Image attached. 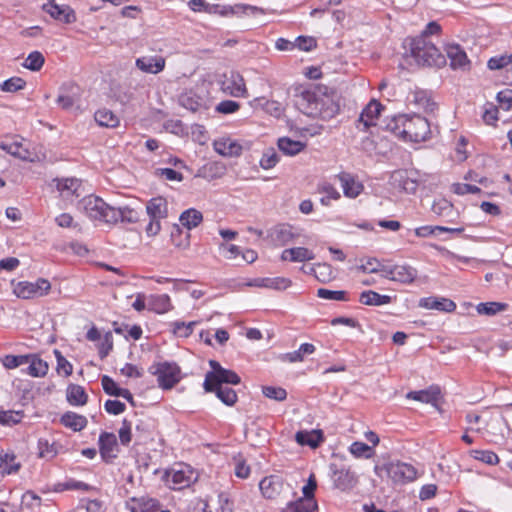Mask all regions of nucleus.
I'll return each mask as SVG.
<instances>
[{
  "label": "nucleus",
  "instance_id": "obj_1",
  "mask_svg": "<svg viewBox=\"0 0 512 512\" xmlns=\"http://www.w3.org/2000/svg\"><path fill=\"white\" fill-rule=\"evenodd\" d=\"M326 90L320 86L297 87L294 94L296 108L312 118L331 119L339 107Z\"/></svg>",
  "mask_w": 512,
  "mask_h": 512
},
{
  "label": "nucleus",
  "instance_id": "obj_2",
  "mask_svg": "<svg viewBox=\"0 0 512 512\" xmlns=\"http://www.w3.org/2000/svg\"><path fill=\"white\" fill-rule=\"evenodd\" d=\"M78 208L85 215L94 221H99L107 225H115L118 222L135 223L139 220V213L128 207H114L106 203L102 198L89 195L84 197Z\"/></svg>",
  "mask_w": 512,
  "mask_h": 512
},
{
  "label": "nucleus",
  "instance_id": "obj_3",
  "mask_svg": "<svg viewBox=\"0 0 512 512\" xmlns=\"http://www.w3.org/2000/svg\"><path fill=\"white\" fill-rule=\"evenodd\" d=\"M380 128L410 142H424L431 137L428 120L418 114L397 115L383 121Z\"/></svg>",
  "mask_w": 512,
  "mask_h": 512
},
{
  "label": "nucleus",
  "instance_id": "obj_4",
  "mask_svg": "<svg viewBox=\"0 0 512 512\" xmlns=\"http://www.w3.org/2000/svg\"><path fill=\"white\" fill-rule=\"evenodd\" d=\"M410 56L418 65L441 67L446 63V57L434 43L424 36H418L410 41Z\"/></svg>",
  "mask_w": 512,
  "mask_h": 512
},
{
  "label": "nucleus",
  "instance_id": "obj_5",
  "mask_svg": "<svg viewBox=\"0 0 512 512\" xmlns=\"http://www.w3.org/2000/svg\"><path fill=\"white\" fill-rule=\"evenodd\" d=\"M374 472L377 476L383 478L386 475L395 484H404L414 481L417 477V470L408 463L390 462L386 464H376Z\"/></svg>",
  "mask_w": 512,
  "mask_h": 512
},
{
  "label": "nucleus",
  "instance_id": "obj_6",
  "mask_svg": "<svg viewBox=\"0 0 512 512\" xmlns=\"http://www.w3.org/2000/svg\"><path fill=\"white\" fill-rule=\"evenodd\" d=\"M148 371L157 377L159 387L164 390L173 388L181 380V369L174 362L153 363Z\"/></svg>",
  "mask_w": 512,
  "mask_h": 512
},
{
  "label": "nucleus",
  "instance_id": "obj_7",
  "mask_svg": "<svg viewBox=\"0 0 512 512\" xmlns=\"http://www.w3.org/2000/svg\"><path fill=\"white\" fill-rule=\"evenodd\" d=\"M211 371L205 375L204 390H211L213 386L237 385L241 382L238 374L232 370L223 368L216 360H210Z\"/></svg>",
  "mask_w": 512,
  "mask_h": 512
},
{
  "label": "nucleus",
  "instance_id": "obj_8",
  "mask_svg": "<svg viewBox=\"0 0 512 512\" xmlns=\"http://www.w3.org/2000/svg\"><path fill=\"white\" fill-rule=\"evenodd\" d=\"M329 468L335 489L342 492H349L357 486L359 482L358 475L350 467L332 463Z\"/></svg>",
  "mask_w": 512,
  "mask_h": 512
},
{
  "label": "nucleus",
  "instance_id": "obj_9",
  "mask_svg": "<svg viewBox=\"0 0 512 512\" xmlns=\"http://www.w3.org/2000/svg\"><path fill=\"white\" fill-rule=\"evenodd\" d=\"M12 284L14 294L21 299L42 297L47 295L51 290V284L45 278H38L36 282L19 281Z\"/></svg>",
  "mask_w": 512,
  "mask_h": 512
},
{
  "label": "nucleus",
  "instance_id": "obj_10",
  "mask_svg": "<svg viewBox=\"0 0 512 512\" xmlns=\"http://www.w3.org/2000/svg\"><path fill=\"white\" fill-rule=\"evenodd\" d=\"M198 474L189 465L179 464L167 472V481L173 489H183L197 480Z\"/></svg>",
  "mask_w": 512,
  "mask_h": 512
},
{
  "label": "nucleus",
  "instance_id": "obj_11",
  "mask_svg": "<svg viewBox=\"0 0 512 512\" xmlns=\"http://www.w3.org/2000/svg\"><path fill=\"white\" fill-rule=\"evenodd\" d=\"M383 106L380 102L373 99L366 107L362 110L359 118L356 121V128L359 131L366 132L370 127L376 126V120L378 119Z\"/></svg>",
  "mask_w": 512,
  "mask_h": 512
},
{
  "label": "nucleus",
  "instance_id": "obj_12",
  "mask_svg": "<svg viewBox=\"0 0 512 512\" xmlns=\"http://www.w3.org/2000/svg\"><path fill=\"white\" fill-rule=\"evenodd\" d=\"M221 90L233 97H247L245 80L235 71L224 75V79L221 81Z\"/></svg>",
  "mask_w": 512,
  "mask_h": 512
},
{
  "label": "nucleus",
  "instance_id": "obj_13",
  "mask_svg": "<svg viewBox=\"0 0 512 512\" xmlns=\"http://www.w3.org/2000/svg\"><path fill=\"white\" fill-rule=\"evenodd\" d=\"M42 9L53 19L64 24H71L76 21L74 10L68 5H58L55 0H49L43 4Z\"/></svg>",
  "mask_w": 512,
  "mask_h": 512
},
{
  "label": "nucleus",
  "instance_id": "obj_14",
  "mask_svg": "<svg viewBox=\"0 0 512 512\" xmlns=\"http://www.w3.org/2000/svg\"><path fill=\"white\" fill-rule=\"evenodd\" d=\"M99 451L105 462H110L117 457L118 442L116 435L109 432H102L98 440Z\"/></svg>",
  "mask_w": 512,
  "mask_h": 512
},
{
  "label": "nucleus",
  "instance_id": "obj_15",
  "mask_svg": "<svg viewBox=\"0 0 512 512\" xmlns=\"http://www.w3.org/2000/svg\"><path fill=\"white\" fill-rule=\"evenodd\" d=\"M80 88L74 83H65L59 89L57 103L63 109H70L79 100Z\"/></svg>",
  "mask_w": 512,
  "mask_h": 512
},
{
  "label": "nucleus",
  "instance_id": "obj_16",
  "mask_svg": "<svg viewBox=\"0 0 512 512\" xmlns=\"http://www.w3.org/2000/svg\"><path fill=\"white\" fill-rule=\"evenodd\" d=\"M128 506L131 512H170L163 509L158 500L150 497L132 498Z\"/></svg>",
  "mask_w": 512,
  "mask_h": 512
},
{
  "label": "nucleus",
  "instance_id": "obj_17",
  "mask_svg": "<svg viewBox=\"0 0 512 512\" xmlns=\"http://www.w3.org/2000/svg\"><path fill=\"white\" fill-rule=\"evenodd\" d=\"M0 149L7 152L8 154L27 160L29 158V151L28 149L24 148L22 143L18 141L17 136L13 137H2L0 138Z\"/></svg>",
  "mask_w": 512,
  "mask_h": 512
},
{
  "label": "nucleus",
  "instance_id": "obj_18",
  "mask_svg": "<svg viewBox=\"0 0 512 512\" xmlns=\"http://www.w3.org/2000/svg\"><path fill=\"white\" fill-rule=\"evenodd\" d=\"M336 178L341 184L344 195L348 198H356L363 191V184L357 181L350 173L342 172Z\"/></svg>",
  "mask_w": 512,
  "mask_h": 512
},
{
  "label": "nucleus",
  "instance_id": "obj_19",
  "mask_svg": "<svg viewBox=\"0 0 512 512\" xmlns=\"http://www.w3.org/2000/svg\"><path fill=\"white\" fill-rule=\"evenodd\" d=\"M262 495L267 499H275L282 491L283 483L278 476H268L259 483Z\"/></svg>",
  "mask_w": 512,
  "mask_h": 512
},
{
  "label": "nucleus",
  "instance_id": "obj_20",
  "mask_svg": "<svg viewBox=\"0 0 512 512\" xmlns=\"http://www.w3.org/2000/svg\"><path fill=\"white\" fill-rule=\"evenodd\" d=\"M162 56H144L136 60V67L145 73L157 74L165 68Z\"/></svg>",
  "mask_w": 512,
  "mask_h": 512
},
{
  "label": "nucleus",
  "instance_id": "obj_21",
  "mask_svg": "<svg viewBox=\"0 0 512 512\" xmlns=\"http://www.w3.org/2000/svg\"><path fill=\"white\" fill-rule=\"evenodd\" d=\"M440 397V388L438 386H430L428 389L419 391H410L406 394L407 399H412L422 403L437 405Z\"/></svg>",
  "mask_w": 512,
  "mask_h": 512
},
{
  "label": "nucleus",
  "instance_id": "obj_22",
  "mask_svg": "<svg viewBox=\"0 0 512 512\" xmlns=\"http://www.w3.org/2000/svg\"><path fill=\"white\" fill-rule=\"evenodd\" d=\"M213 146L215 151L222 156L234 157L242 153V146L231 138L217 139Z\"/></svg>",
  "mask_w": 512,
  "mask_h": 512
},
{
  "label": "nucleus",
  "instance_id": "obj_23",
  "mask_svg": "<svg viewBox=\"0 0 512 512\" xmlns=\"http://www.w3.org/2000/svg\"><path fill=\"white\" fill-rule=\"evenodd\" d=\"M447 57L450 60V66L453 69H465L469 66V60L465 51L458 44L448 45L446 48Z\"/></svg>",
  "mask_w": 512,
  "mask_h": 512
},
{
  "label": "nucleus",
  "instance_id": "obj_24",
  "mask_svg": "<svg viewBox=\"0 0 512 512\" xmlns=\"http://www.w3.org/2000/svg\"><path fill=\"white\" fill-rule=\"evenodd\" d=\"M419 306L425 309H434L444 312H452L456 309V304L447 298L427 297L422 298Z\"/></svg>",
  "mask_w": 512,
  "mask_h": 512
},
{
  "label": "nucleus",
  "instance_id": "obj_25",
  "mask_svg": "<svg viewBox=\"0 0 512 512\" xmlns=\"http://www.w3.org/2000/svg\"><path fill=\"white\" fill-rule=\"evenodd\" d=\"M315 258V254L305 247L285 249L281 253V260L291 262H305Z\"/></svg>",
  "mask_w": 512,
  "mask_h": 512
},
{
  "label": "nucleus",
  "instance_id": "obj_26",
  "mask_svg": "<svg viewBox=\"0 0 512 512\" xmlns=\"http://www.w3.org/2000/svg\"><path fill=\"white\" fill-rule=\"evenodd\" d=\"M56 183L57 190L65 197L79 196V189L81 181L77 178H56L53 180Z\"/></svg>",
  "mask_w": 512,
  "mask_h": 512
},
{
  "label": "nucleus",
  "instance_id": "obj_27",
  "mask_svg": "<svg viewBox=\"0 0 512 512\" xmlns=\"http://www.w3.org/2000/svg\"><path fill=\"white\" fill-rule=\"evenodd\" d=\"M149 218L164 219L167 217V202L162 197L152 198L146 205Z\"/></svg>",
  "mask_w": 512,
  "mask_h": 512
},
{
  "label": "nucleus",
  "instance_id": "obj_28",
  "mask_svg": "<svg viewBox=\"0 0 512 512\" xmlns=\"http://www.w3.org/2000/svg\"><path fill=\"white\" fill-rule=\"evenodd\" d=\"M60 422L65 427L70 428L75 432L83 430L88 423L85 416L72 411L64 413L60 418Z\"/></svg>",
  "mask_w": 512,
  "mask_h": 512
},
{
  "label": "nucleus",
  "instance_id": "obj_29",
  "mask_svg": "<svg viewBox=\"0 0 512 512\" xmlns=\"http://www.w3.org/2000/svg\"><path fill=\"white\" fill-rule=\"evenodd\" d=\"M393 184L407 193H415L418 187V182L410 178L406 171H395L391 175Z\"/></svg>",
  "mask_w": 512,
  "mask_h": 512
},
{
  "label": "nucleus",
  "instance_id": "obj_30",
  "mask_svg": "<svg viewBox=\"0 0 512 512\" xmlns=\"http://www.w3.org/2000/svg\"><path fill=\"white\" fill-rule=\"evenodd\" d=\"M389 295H381L373 290L363 291L359 296V302L368 306H382L392 302Z\"/></svg>",
  "mask_w": 512,
  "mask_h": 512
},
{
  "label": "nucleus",
  "instance_id": "obj_31",
  "mask_svg": "<svg viewBox=\"0 0 512 512\" xmlns=\"http://www.w3.org/2000/svg\"><path fill=\"white\" fill-rule=\"evenodd\" d=\"M295 439L300 445H307L311 448L318 447L324 440L323 433L320 430L299 431L296 433Z\"/></svg>",
  "mask_w": 512,
  "mask_h": 512
},
{
  "label": "nucleus",
  "instance_id": "obj_32",
  "mask_svg": "<svg viewBox=\"0 0 512 512\" xmlns=\"http://www.w3.org/2000/svg\"><path fill=\"white\" fill-rule=\"evenodd\" d=\"M66 398L70 405L83 406L87 403L88 395L82 386L70 384L66 390Z\"/></svg>",
  "mask_w": 512,
  "mask_h": 512
},
{
  "label": "nucleus",
  "instance_id": "obj_33",
  "mask_svg": "<svg viewBox=\"0 0 512 512\" xmlns=\"http://www.w3.org/2000/svg\"><path fill=\"white\" fill-rule=\"evenodd\" d=\"M148 308L158 314L166 313L172 309L170 297L167 294L151 295Z\"/></svg>",
  "mask_w": 512,
  "mask_h": 512
},
{
  "label": "nucleus",
  "instance_id": "obj_34",
  "mask_svg": "<svg viewBox=\"0 0 512 512\" xmlns=\"http://www.w3.org/2000/svg\"><path fill=\"white\" fill-rule=\"evenodd\" d=\"M317 509L316 500L299 498L296 501L289 502L281 512H316Z\"/></svg>",
  "mask_w": 512,
  "mask_h": 512
},
{
  "label": "nucleus",
  "instance_id": "obj_35",
  "mask_svg": "<svg viewBox=\"0 0 512 512\" xmlns=\"http://www.w3.org/2000/svg\"><path fill=\"white\" fill-rule=\"evenodd\" d=\"M291 283V280H289L288 278L274 277L255 279L252 285L257 287L271 288L275 290H283L290 287Z\"/></svg>",
  "mask_w": 512,
  "mask_h": 512
},
{
  "label": "nucleus",
  "instance_id": "obj_36",
  "mask_svg": "<svg viewBox=\"0 0 512 512\" xmlns=\"http://www.w3.org/2000/svg\"><path fill=\"white\" fill-rule=\"evenodd\" d=\"M95 121L101 127L115 128L119 125V118L109 109L102 108L95 112Z\"/></svg>",
  "mask_w": 512,
  "mask_h": 512
},
{
  "label": "nucleus",
  "instance_id": "obj_37",
  "mask_svg": "<svg viewBox=\"0 0 512 512\" xmlns=\"http://www.w3.org/2000/svg\"><path fill=\"white\" fill-rule=\"evenodd\" d=\"M205 391L214 392L217 398L227 406L235 405L238 400L236 391L228 386H213L211 390Z\"/></svg>",
  "mask_w": 512,
  "mask_h": 512
},
{
  "label": "nucleus",
  "instance_id": "obj_38",
  "mask_svg": "<svg viewBox=\"0 0 512 512\" xmlns=\"http://www.w3.org/2000/svg\"><path fill=\"white\" fill-rule=\"evenodd\" d=\"M202 220V213L194 208L183 211L179 217L181 225L187 228L188 231L197 227Z\"/></svg>",
  "mask_w": 512,
  "mask_h": 512
},
{
  "label": "nucleus",
  "instance_id": "obj_39",
  "mask_svg": "<svg viewBox=\"0 0 512 512\" xmlns=\"http://www.w3.org/2000/svg\"><path fill=\"white\" fill-rule=\"evenodd\" d=\"M394 281L409 284L417 276V270L409 265H394Z\"/></svg>",
  "mask_w": 512,
  "mask_h": 512
},
{
  "label": "nucleus",
  "instance_id": "obj_40",
  "mask_svg": "<svg viewBox=\"0 0 512 512\" xmlns=\"http://www.w3.org/2000/svg\"><path fill=\"white\" fill-rule=\"evenodd\" d=\"M273 240L281 246L291 242L294 238L292 227L287 224L278 225L272 232Z\"/></svg>",
  "mask_w": 512,
  "mask_h": 512
},
{
  "label": "nucleus",
  "instance_id": "obj_41",
  "mask_svg": "<svg viewBox=\"0 0 512 512\" xmlns=\"http://www.w3.org/2000/svg\"><path fill=\"white\" fill-rule=\"evenodd\" d=\"M190 233L184 232L179 225H174L171 231V241L179 249L185 250L190 246Z\"/></svg>",
  "mask_w": 512,
  "mask_h": 512
},
{
  "label": "nucleus",
  "instance_id": "obj_42",
  "mask_svg": "<svg viewBox=\"0 0 512 512\" xmlns=\"http://www.w3.org/2000/svg\"><path fill=\"white\" fill-rule=\"evenodd\" d=\"M305 145L300 141H294L288 137L278 140V148L286 155L294 156L304 149Z\"/></svg>",
  "mask_w": 512,
  "mask_h": 512
},
{
  "label": "nucleus",
  "instance_id": "obj_43",
  "mask_svg": "<svg viewBox=\"0 0 512 512\" xmlns=\"http://www.w3.org/2000/svg\"><path fill=\"white\" fill-rule=\"evenodd\" d=\"M20 468V463L16 462L14 454H1L0 455V473L3 475H10L16 473Z\"/></svg>",
  "mask_w": 512,
  "mask_h": 512
},
{
  "label": "nucleus",
  "instance_id": "obj_44",
  "mask_svg": "<svg viewBox=\"0 0 512 512\" xmlns=\"http://www.w3.org/2000/svg\"><path fill=\"white\" fill-rule=\"evenodd\" d=\"M59 448H61V445L56 442L50 443L43 438L38 440L39 457L41 458L53 459L59 453Z\"/></svg>",
  "mask_w": 512,
  "mask_h": 512
},
{
  "label": "nucleus",
  "instance_id": "obj_45",
  "mask_svg": "<svg viewBox=\"0 0 512 512\" xmlns=\"http://www.w3.org/2000/svg\"><path fill=\"white\" fill-rule=\"evenodd\" d=\"M24 417L22 410H3L0 407V424L4 426H12L21 422Z\"/></svg>",
  "mask_w": 512,
  "mask_h": 512
},
{
  "label": "nucleus",
  "instance_id": "obj_46",
  "mask_svg": "<svg viewBox=\"0 0 512 512\" xmlns=\"http://www.w3.org/2000/svg\"><path fill=\"white\" fill-rule=\"evenodd\" d=\"M508 304L501 302H486L477 305V312L482 315L492 316L499 312L505 311Z\"/></svg>",
  "mask_w": 512,
  "mask_h": 512
},
{
  "label": "nucleus",
  "instance_id": "obj_47",
  "mask_svg": "<svg viewBox=\"0 0 512 512\" xmlns=\"http://www.w3.org/2000/svg\"><path fill=\"white\" fill-rule=\"evenodd\" d=\"M48 369L47 362L34 356L27 368V373L33 377H43L47 374Z\"/></svg>",
  "mask_w": 512,
  "mask_h": 512
},
{
  "label": "nucleus",
  "instance_id": "obj_48",
  "mask_svg": "<svg viewBox=\"0 0 512 512\" xmlns=\"http://www.w3.org/2000/svg\"><path fill=\"white\" fill-rule=\"evenodd\" d=\"M262 101H264V98H256L253 100V103H255V105L263 106L265 112L274 117L278 118L281 116L283 113V107L280 102L274 100H266L264 103H262Z\"/></svg>",
  "mask_w": 512,
  "mask_h": 512
},
{
  "label": "nucleus",
  "instance_id": "obj_49",
  "mask_svg": "<svg viewBox=\"0 0 512 512\" xmlns=\"http://www.w3.org/2000/svg\"><path fill=\"white\" fill-rule=\"evenodd\" d=\"M315 346L310 343H304L300 345L299 349L291 353L286 354V358L290 362H301L305 355H310L315 352Z\"/></svg>",
  "mask_w": 512,
  "mask_h": 512
},
{
  "label": "nucleus",
  "instance_id": "obj_50",
  "mask_svg": "<svg viewBox=\"0 0 512 512\" xmlns=\"http://www.w3.org/2000/svg\"><path fill=\"white\" fill-rule=\"evenodd\" d=\"M45 59L41 52L33 51L25 59L23 66L31 71H39L44 65Z\"/></svg>",
  "mask_w": 512,
  "mask_h": 512
},
{
  "label": "nucleus",
  "instance_id": "obj_51",
  "mask_svg": "<svg viewBox=\"0 0 512 512\" xmlns=\"http://www.w3.org/2000/svg\"><path fill=\"white\" fill-rule=\"evenodd\" d=\"M196 324H197V322H195V321L188 322V323L176 321V322H173L171 324V326H172V331L176 336L182 337V338H187L192 334L193 329Z\"/></svg>",
  "mask_w": 512,
  "mask_h": 512
},
{
  "label": "nucleus",
  "instance_id": "obj_52",
  "mask_svg": "<svg viewBox=\"0 0 512 512\" xmlns=\"http://www.w3.org/2000/svg\"><path fill=\"white\" fill-rule=\"evenodd\" d=\"M29 355H6L1 359L3 366L7 369H14L29 362Z\"/></svg>",
  "mask_w": 512,
  "mask_h": 512
},
{
  "label": "nucleus",
  "instance_id": "obj_53",
  "mask_svg": "<svg viewBox=\"0 0 512 512\" xmlns=\"http://www.w3.org/2000/svg\"><path fill=\"white\" fill-rule=\"evenodd\" d=\"M26 85V82L21 77H11L1 83L0 88L3 92L14 93L22 90Z\"/></svg>",
  "mask_w": 512,
  "mask_h": 512
},
{
  "label": "nucleus",
  "instance_id": "obj_54",
  "mask_svg": "<svg viewBox=\"0 0 512 512\" xmlns=\"http://www.w3.org/2000/svg\"><path fill=\"white\" fill-rule=\"evenodd\" d=\"M349 451L355 457L370 458L373 454L372 447L363 442H353L349 448Z\"/></svg>",
  "mask_w": 512,
  "mask_h": 512
},
{
  "label": "nucleus",
  "instance_id": "obj_55",
  "mask_svg": "<svg viewBox=\"0 0 512 512\" xmlns=\"http://www.w3.org/2000/svg\"><path fill=\"white\" fill-rule=\"evenodd\" d=\"M317 296L326 300H335V301H347V293L345 291H333L325 288H320L317 290Z\"/></svg>",
  "mask_w": 512,
  "mask_h": 512
},
{
  "label": "nucleus",
  "instance_id": "obj_56",
  "mask_svg": "<svg viewBox=\"0 0 512 512\" xmlns=\"http://www.w3.org/2000/svg\"><path fill=\"white\" fill-rule=\"evenodd\" d=\"M473 457L489 465H495L499 462V457L496 453L489 450H474Z\"/></svg>",
  "mask_w": 512,
  "mask_h": 512
},
{
  "label": "nucleus",
  "instance_id": "obj_57",
  "mask_svg": "<svg viewBox=\"0 0 512 512\" xmlns=\"http://www.w3.org/2000/svg\"><path fill=\"white\" fill-rule=\"evenodd\" d=\"M262 391L267 398L274 399L276 401H283L287 397L286 390L281 387L264 386Z\"/></svg>",
  "mask_w": 512,
  "mask_h": 512
},
{
  "label": "nucleus",
  "instance_id": "obj_58",
  "mask_svg": "<svg viewBox=\"0 0 512 512\" xmlns=\"http://www.w3.org/2000/svg\"><path fill=\"white\" fill-rule=\"evenodd\" d=\"M510 63H512V54L492 57L489 59L487 66L491 70H498L506 67Z\"/></svg>",
  "mask_w": 512,
  "mask_h": 512
},
{
  "label": "nucleus",
  "instance_id": "obj_59",
  "mask_svg": "<svg viewBox=\"0 0 512 512\" xmlns=\"http://www.w3.org/2000/svg\"><path fill=\"white\" fill-rule=\"evenodd\" d=\"M295 48L302 51H311L317 45L316 39L311 36H299L294 40Z\"/></svg>",
  "mask_w": 512,
  "mask_h": 512
},
{
  "label": "nucleus",
  "instance_id": "obj_60",
  "mask_svg": "<svg viewBox=\"0 0 512 512\" xmlns=\"http://www.w3.org/2000/svg\"><path fill=\"white\" fill-rule=\"evenodd\" d=\"M279 162V156L274 149H270L263 154L260 160V166L263 169H271Z\"/></svg>",
  "mask_w": 512,
  "mask_h": 512
},
{
  "label": "nucleus",
  "instance_id": "obj_61",
  "mask_svg": "<svg viewBox=\"0 0 512 512\" xmlns=\"http://www.w3.org/2000/svg\"><path fill=\"white\" fill-rule=\"evenodd\" d=\"M119 439L122 445L127 446L132 439V424L127 419L122 421V426L118 431Z\"/></svg>",
  "mask_w": 512,
  "mask_h": 512
},
{
  "label": "nucleus",
  "instance_id": "obj_62",
  "mask_svg": "<svg viewBox=\"0 0 512 512\" xmlns=\"http://www.w3.org/2000/svg\"><path fill=\"white\" fill-rule=\"evenodd\" d=\"M103 390L106 394L118 397L122 388L118 387L116 382L109 376L104 375L101 379Z\"/></svg>",
  "mask_w": 512,
  "mask_h": 512
},
{
  "label": "nucleus",
  "instance_id": "obj_63",
  "mask_svg": "<svg viewBox=\"0 0 512 512\" xmlns=\"http://www.w3.org/2000/svg\"><path fill=\"white\" fill-rule=\"evenodd\" d=\"M112 349H113V337H112L111 332H107L104 335L101 344L99 345V352H98L99 357L101 359H104L105 357L108 356V354L111 352Z\"/></svg>",
  "mask_w": 512,
  "mask_h": 512
},
{
  "label": "nucleus",
  "instance_id": "obj_64",
  "mask_svg": "<svg viewBox=\"0 0 512 512\" xmlns=\"http://www.w3.org/2000/svg\"><path fill=\"white\" fill-rule=\"evenodd\" d=\"M497 101L500 106L505 110L512 109V89H503L497 94Z\"/></svg>",
  "mask_w": 512,
  "mask_h": 512
}]
</instances>
